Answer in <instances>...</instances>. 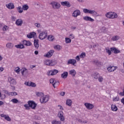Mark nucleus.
Listing matches in <instances>:
<instances>
[{
  "label": "nucleus",
  "instance_id": "1",
  "mask_svg": "<svg viewBox=\"0 0 124 124\" xmlns=\"http://www.w3.org/2000/svg\"><path fill=\"white\" fill-rule=\"evenodd\" d=\"M106 16L107 18L115 19L118 18V15L116 13H108L106 14Z\"/></svg>",
  "mask_w": 124,
  "mask_h": 124
},
{
  "label": "nucleus",
  "instance_id": "6",
  "mask_svg": "<svg viewBox=\"0 0 124 124\" xmlns=\"http://www.w3.org/2000/svg\"><path fill=\"white\" fill-rule=\"evenodd\" d=\"M48 100H49V96L45 95L40 98V101L41 103H46V102H48Z\"/></svg>",
  "mask_w": 124,
  "mask_h": 124
},
{
  "label": "nucleus",
  "instance_id": "25",
  "mask_svg": "<svg viewBox=\"0 0 124 124\" xmlns=\"http://www.w3.org/2000/svg\"><path fill=\"white\" fill-rule=\"evenodd\" d=\"M23 24V20L21 19H17L16 22V26H22Z\"/></svg>",
  "mask_w": 124,
  "mask_h": 124
},
{
  "label": "nucleus",
  "instance_id": "38",
  "mask_svg": "<svg viewBox=\"0 0 124 124\" xmlns=\"http://www.w3.org/2000/svg\"><path fill=\"white\" fill-rule=\"evenodd\" d=\"M37 96H41L43 97L44 96V94L43 93L38 92L36 93Z\"/></svg>",
  "mask_w": 124,
  "mask_h": 124
},
{
  "label": "nucleus",
  "instance_id": "59",
  "mask_svg": "<svg viewBox=\"0 0 124 124\" xmlns=\"http://www.w3.org/2000/svg\"><path fill=\"white\" fill-rule=\"evenodd\" d=\"M25 84L26 85V86H31V81H28L27 82H25Z\"/></svg>",
  "mask_w": 124,
  "mask_h": 124
},
{
  "label": "nucleus",
  "instance_id": "20",
  "mask_svg": "<svg viewBox=\"0 0 124 124\" xmlns=\"http://www.w3.org/2000/svg\"><path fill=\"white\" fill-rule=\"evenodd\" d=\"M6 6L8 8V9H14L15 8V6H14V4H13V3H9V4H6Z\"/></svg>",
  "mask_w": 124,
  "mask_h": 124
},
{
  "label": "nucleus",
  "instance_id": "31",
  "mask_svg": "<svg viewBox=\"0 0 124 124\" xmlns=\"http://www.w3.org/2000/svg\"><path fill=\"white\" fill-rule=\"evenodd\" d=\"M57 64V61L56 60H50V66H53Z\"/></svg>",
  "mask_w": 124,
  "mask_h": 124
},
{
  "label": "nucleus",
  "instance_id": "52",
  "mask_svg": "<svg viewBox=\"0 0 124 124\" xmlns=\"http://www.w3.org/2000/svg\"><path fill=\"white\" fill-rule=\"evenodd\" d=\"M5 120H6V121H8V122H10L11 121V119L9 116H6L5 117Z\"/></svg>",
  "mask_w": 124,
  "mask_h": 124
},
{
  "label": "nucleus",
  "instance_id": "45",
  "mask_svg": "<svg viewBox=\"0 0 124 124\" xmlns=\"http://www.w3.org/2000/svg\"><path fill=\"white\" fill-rule=\"evenodd\" d=\"M101 31H102L103 32H105V31H107V28L106 27H102L101 28Z\"/></svg>",
  "mask_w": 124,
  "mask_h": 124
},
{
  "label": "nucleus",
  "instance_id": "43",
  "mask_svg": "<svg viewBox=\"0 0 124 124\" xmlns=\"http://www.w3.org/2000/svg\"><path fill=\"white\" fill-rule=\"evenodd\" d=\"M59 84H60V82L59 81H54V83H53L52 86L54 87V89L56 88V86H55V85L56 86H58V85H59Z\"/></svg>",
  "mask_w": 124,
  "mask_h": 124
},
{
  "label": "nucleus",
  "instance_id": "8",
  "mask_svg": "<svg viewBox=\"0 0 124 124\" xmlns=\"http://www.w3.org/2000/svg\"><path fill=\"white\" fill-rule=\"evenodd\" d=\"M81 15V12L79 10H76L74 11L72 14V16L75 17V18H77L78 16H80Z\"/></svg>",
  "mask_w": 124,
  "mask_h": 124
},
{
  "label": "nucleus",
  "instance_id": "16",
  "mask_svg": "<svg viewBox=\"0 0 124 124\" xmlns=\"http://www.w3.org/2000/svg\"><path fill=\"white\" fill-rule=\"evenodd\" d=\"M54 52V50H50L46 55H45V57H46V58H51L53 56Z\"/></svg>",
  "mask_w": 124,
  "mask_h": 124
},
{
  "label": "nucleus",
  "instance_id": "3",
  "mask_svg": "<svg viewBox=\"0 0 124 124\" xmlns=\"http://www.w3.org/2000/svg\"><path fill=\"white\" fill-rule=\"evenodd\" d=\"M83 12L85 14L88 13L89 14H91L92 15H94V16L97 15V12H96V11L94 10H89L88 9H84Z\"/></svg>",
  "mask_w": 124,
  "mask_h": 124
},
{
  "label": "nucleus",
  "instance_id": "12",
  "mask_svg": "<svg viewBox=\"0 0 124 124\" xmlns=\"http://www.w3.org/2000/svg\"><path fill=\"white\" fill-rule=\"evenodd\" d=\"M76 63H77V62L75 59H70L67 62V64H72L74 66H76V65H75Z\"/></svg>",
  "mask_w": 124,
  "mask_h": 124
},
{
  "label": "nucleus",
  "instance_id": "29",
  "mask_svg": "<svg viewBox=\"0 0 124 124\" xmlns=\"http://www.w3.org/2000/svg\"><path fill=\"white\" fill-rule=\"evenodd\" d=\"M111 110L112 111H114L115 112L118 111V107H117V106L115 105H111Z\"/></svg>",
  "mask_w": 124,
  "mask_h": 124
},
{
  "label": "nucleus",
  "instance_id": "34",
  "mask_svg": "<svg viewBox=\"0 0 124 124\" xmlns=\"http://www.w3.org/2000/svg\"><path fill=\"white\" fill-rule=\"evenodd\" d=\"M16 9L19 13H23V8L22 7L19 6Z\"/></svg>",
  "mask_w": 124,
  "mask_h": 124
},
{
  "label": "nucleus",
  "instance_id": "11",
  "mask_svg": "<svg viewBox=\"0 0 124 124\" xmlns=\"http://www.w3.org/2000/svg\"><path fill=\"white\" fill-rule=\"evenodd\" d=\"M61 4H62V6H66L67 7H70V6H71L70 3L68 1H62L61 2Z\"/></svg>",
  "mask_w": 124,
  "mask_h": 124
},
{
  "label": "nucleus",
  "instance_id": "49",
  "mask_svg": "<svg viewBox=\"0 0 124 124\" xmlns=\"http://www.w3.org/2000/svg\"><path fill=\"white\" fill-rule=\"evenodd\" d=\"M8 30V27H7V26H6V25L4 26V27L2 28V30L4 31H7Z\"/></svg>",
  "mask_w": 124,
  "mask_h": 124
},
{
  "label": "nucleus",
  "instance_id": "39",
  "mask_svg": "<svg viewBox=\"0 0 124 124\" xmlns=\"http://www.w3.org/2000/svg\"><path fill=\"white\" fill-rule=\"evenodd\" d=\"M47 39L49 41H53L54 40V36L49 35L47 37Z\"/></svg>",
  "mask_w": 124,
  "mask_h": 124
},
{
  "label": "nucleus",
  "instance_id": "64",
  "mask_svg": "<svg viewBox=\"0 0 124 124\" xmlns=\"http://www.w3.org/2000/svg\"><path fill=\"white\" fill-rule=\"evenodd\" d=\"M121 102L124 105V98L122 99Z\"/></svg>",
  "mask_w": 124,
  "mask_h": 124
},
{
  "label": "nucleus",
  "instance_id": "17",
  "mask_svg": "<svg viewBox=\"0 0 124 124\" xmlns=\"http://www.w3.org/2000/svg\"><path fill=\"white\" fill-rule=\"evenodd\" d=\"M110 50L111 52H113L114 54H119V53H121V51L116 47H110Z\"/></svg>",
  "mask_w": 124,
  "mask_h": 124
},
{
  "label": "nucleus",
  "instance_id": "32",
  "mask_svg": "<svg viewBox=\"0 0 124 124\" xmlns=\"http://www.w3.org/2000/svg\"><path fill=\"white\" fill-rule=\"evenodd\" d=\"M13 44L12 43H8L6 44V47L9 48V49H12L13 48Z\"/></svg>",
  "mask_w": 124,
  "mask_h": 124
},
{
  "label": "nucleus",
  "instance_id": "50",
  "mask_svg": "<svg viewBox=\"0 0 124 124\" xmlns=\"http://www.w3.org/2000/svg\"><path fill=\"white\" fill-rule=\"evenodd\" d=\"M30 87L34 88V87H36V84L34 82H31Z\"/></svg>",
  "mask_w": 124,
  "mask_h": 124
},
{
  "label": "nucleus",
  "instance_id": "14",
  "mask_svg": "<svg viewBox=\"0 0 124 124\" xmlns=\"http://www.w3.org/2000/svg\"><path fill=\"white\" fill-rule=\"evenodd\" d=\"M20 71H21L22 76H24V75H27V74L29 73V71H28V69L26 68H23L20 70Z\"/></svg>",
  "mask_w": 124,
  "mask_h": 124
},
{
  "label": "nucleus",
  "instance_id": "61",
  "mask_svg": "<svg viewBox=\"0 0 124 124\" xmlns=\"http://www.w3.org/2000/svg\"><path fill=\"white\" fill-rule=\"evenodd\" d=\"M77 61H80V56H77L76 58Z\"/></svg>",
  "mask_w": 124,
  "mask_h": 124
},
{
  "label": "nucleus",
  "instance_id": "41",
  "mask_svg": "<svg viewBox=\"0 0 124 124\" xmlns=\"http://www.w3.org/2000/svg\"><path fill=\"white\" fill-rule=\"evenodd\" d=\"M11 101L13 103H18L19 102V100H18V99L16 98L12 99Z\"/></svg>",
  "mask_w": 124,
  "mask_h": 124
},
{
  "label": "nucleus",
  "instance_id": "21",
  "mask_svg": "<svg viewBox=\"0 0 124 124\" xmlns=\"http://www.w3.org/2000/svg\"><path fill=\"white\" fill-rule=\"evenodd\" d=\"M38 42H39L38 39H35L34 40V46L36 49H38V47H39V44H38Z\"/></svg>",
  "mask_w": 124,
  "mask_h": 124
},
{
  "label": "nucleus",
  "instance_id": "26",
  "mask_svg": "<svg viewBox=\"0 0 124 124\" xmlns=\"http://www.w3.org/2000/svg\"><path fill=\"white\" fill-rule=\"evenodd\" d=\"M99 76L100 75H99V74H98V73H94L92 75V77L95 79H98V78L99 77Z\"/></svg>",
  "mask_w": 124,
  "mask_h": 124
},
{
  "label": "nucleus",
  "instance_id": "33",
  "mask_svg": "<svg viewBox=\"0 0 124 124\" xmlns=\"http://www.w3.org/2000/svg\"><path fill=\"white\" fill-rule=\"evenodd\" d=\"M22 9L24 11H27L29 9V5L28 4H25L22 5Z\"/></svg>",
  "mask_w": 124,
  "mask_h": 124
},
{
  "label": "nucleus",
  "instance_id": "51",
  "mask_svg": "<svg viewBox=\"0 0 124 124\" xmlns=\"http://www.w3.org/2000/svg\"><path fill=\"white\" fill-rule=\"evenodd\" d=\"M24 107H25L27 110H29L30 107V105H29V104H25L24 105Z\"/></svg>",
  "mask_w": 124,
  "mask_h": 124
},
{
  "label": "nucleus",
  "instance_id": "55",
  "mask_svg": "<svg viewBox=\"0 0 124 124\" xmlns=\"http://www.w3.org/2000/svg\"><path fill=\"white\" fill-rule=\"evenodd\" d=\"M34 26H35V27H36L37 28H40V23H35Z\"/></svg>",
  "mask_w": 124,
  "mask_h": 124
},
{
  "label": "nucleus",
  "instance_id": "42",
  "mask_svg": "<svg viewBox=\"0 0 124 124\" xmlns=\"http://www.w3.org/2000/svg\"><path fill=\"white\" fill-rule=\"evenodd\" d=\"M80 58L81 59H84L85 57H86V53L85 52H82L80 55H79Z\"/></svg>",
  "mask_w": 124,
  "mask_h": 124
},
{
  "label": "nucleus",
  "instance_id": "10",
  "mask_svg": "<svg viewBox=\"0 0 124 124\" xmlns=\"http://www.w3.org/2000/svg\"><path fill=\"white\" fill-rule=\"evenodd\" d=\"M117 68H118V67L109 65L108 67L107 68V70L109 72H113V71H115Z\"/></svg>",
  "mask_w": 124,
  "mask_h": 124
},
{
  "label": "nucleus",
  "instance_id": "37",
  "mask_svg": "<svg viewBox=\"0 0 124 124\" xmlns=\"http://www.w3.org/2000/svg\"><path fill=\"white\" fill-rule=\"evenodd\" d=\"M44 64L46 65H50V60H47L45 61Z\"/></svg>",
  "mask_w": 124,
  "mask_h": 124
},
{
  "label": "nucleus",
  "instance_id": "27",
  "mask_svg": "<svg viewBox=\"0 0 124 124\" xmlns=\"http://www.w3.org/2000/svg\"><path fill=\"white\" fill-rule=\"evenodd\" d=\"M15 47H16V48L17 49H24V48H25V46H24V45L22 44L16 45L15 46Z\"/></svg>",
  "mask_w": 124,
  "mask_h": 124
},
{
  "label": "nucleus",
  "instance_id": "19",
  "mask_svg": "<svg viewBox=\"0 0 124 124\" xmlns=\"http://www.w3.org/2000/svg\"><path fill=\"white\" fill-rule=\"evenodd\" d=\"M36 35V33L35 32H30L29 34L27 35V37L28 38H32V37L35 36Z\"/></svg>",
  "mask_w": 124,
  "mask_h": 124
},
{
  "label": "nucleus",
  "instance_id": "58",
  "mask_svg": "<svg viewBox=\"0 0 124 124\" xmlns=\"http://www.w3.org/2000/svg\"><path fill=\"white\" fill-rule=\"evenodd\" d=\"M64 94H65V92H62L61 93H60V95L61 96H64Z\"/></svg>",
  "mask_w": 124,
  "mask_h": 124
},
{
  "label": "nucleus",
  "instance_id": "36",
  "mask_svg": "<svg viewBox=\"0 0 124 124\" xmlns=\"http://www.w3.org/2000/svg\"><path fill=\"white\" fill-rule=\"evenodd\" d=\"M51 124H61L62 122H61V121L53 120L51 122Z\"/></svg>",
  "mask_w": 124,
  "mask_h": 124
},
{
  "label": "nucleus",
  "instance_id": "46",
  "mask_svg": "<svg viewBox=\"0 0 124 124\" xmlns=\"http://www.w3.org/2000/svg\"><path fill=\"white\" fill-rule=\"evenodd\" d=\"M98 80L99 82H100V83H101L103 81V78L99 76V77L98 78Z\"/></svg>",
  "mask_w": 124,
  "mask_h": 124
},
{
  "label": "nucleus",
  "instance_id": "28",
  "mask_svg": "<svg viewBox=\"0 0 124 124\" xmlns=\"http://www.w3.org/2000/svg\"><path fill=\"white\" fill-rule=\"evenodd\" d=\"M119 39H120V37L118 35L113 36L111 38V40L113 41H117V40H119Z\"/></svg>",
  "mask_w": 124,
  "mask_h": 124
},
{
  "label": "nucleus",
  "instance_id": "48",
  "mask_svg": "<svg viewBox=\"0 0 124 124\" xmlns=\"http://www.w3.org/2000/svg\"><path fill=\"white\" fill-rule=\"evenodd\" d=\"M9 94H10L12 96H13V95H17L18 93H17L16 92H10L9 93Z\"/></svg>",
  "mask_w": 124,
  "mask_h": 124
},
{
  "label": "nucleus",
  "instance_id": "2",
  "mask_svg": "<svg viewBox=\"0 0 124 124\" xmlns=\"http://www.w3.org/2000/svg\"><path fill=\"white\" fill-rule=\"evenodd\" d=\"M51 5L52 6V8L54 9H59L61 8V4L57 1H52L50 3Z\"/></svg>",
  "mask_w": 124,
  "mask_h": 124
},
{
  "label": "nucleus",
  "instance_id": "63",
  "mask_svg": "<svg viewBox=\"0 0 124 124\" xmlns=\"http://www.w3.org/2000/svg\"><path fill=\"white\" fill-rule=\"evenodd\" d=\"M12 19L13 21H15V20H16V17L15 16H12Z\"/></svg>",
  "mask_w": 124,
  "mask_h": 124
},
{
  "label": "nucleus",
  "instance_id": "44",
  "mask_svg": "<svg viewBox=\"0 0 124 124\" xmlns=\"http://www.w3.org/2000/svg\"><path fill=\"white\" fill-rule=\"evenodd\" d=\"M66 43H70L71 42V39L69 38H65Z\"/></svg>",
  "mask_w": 124,
  "mask_h": 124
},
{
  "label": "nucleus",
  "instance_id": "53",
  "mask_svg": "<svg viewBox=\"0 0 124 124\" xmlns=\"http://www.w3.org/2000/svg\"><path fill=\"white\" fill-rule=\"evenodd\" d=\"M49 82L50 83V84H54V83H55V79L54 78H51L50 80H49Z\"/></svg>",
  "mask_w": 124,
  "mask_h": 124
},
{
  "label": "nucleus",
  "instance_id": "23",
  "mask_svg": "<svg viewBox=\"0 0 124 124\" xmlns=\"http://www.w3.org/2000/svg\"><path fill=\"white\" fill-rule=\"evenodd\" d=\"M23 45L25 46H31V43L30 41L23 40Z\"/></svg>",
  "mask_w": 124,
  "mask_h": 124
},
{
  "label": "nucleus",
  "instance_id": "30",
  "mask_svg": "<svg viewBox=\"0 0 124 124\" xmlns=\"http://www.w3.org/2000/svg\"><path fill=\"white\" fill-rule=\"evenodd\" d=\"M66 104L68 106H71V105L72 104V101H71V100H70V99H67L66 100Z\"/></svg>",
  "mask_w": 124,
  "mask_h": 124
},
{
  "label": "nucleus",
  "instance_id": "13",
  "mask_svg": "<svg viewBox=\"0 0 124 124\" xmlns=\"http://www.w3.org/2000/svg\"><path fill=\"white\" fill-rule=\"evenodd\" d=\"M84 105L87 109H89V110L93 109V108L94 107L93 105L91 103H85Z\"/></svg>",
  "mask_w": 124,
  "mask_h": 124
},
{
  "label": "nucleus",
  "instance_id": "60",
  "mask_svg": "<svg viewBox=\"0 0 124 124\" xmlns=\"http://www.w3.org/2000/svg\"><path fill=\"white\" fill-rule=\"evenodd\" d=\"M74 37V35H73V34H71L70 35V38H71V39H73Z\"/></svg>",
  "mask_w": 124,
  "mask_h": 124
},
{
  "label": "nucleus",
  "instance_id": "24",
  "mask_svg": "<svg viewBox=\"0 0 124 124\" xmlns=\"http://www.w3.org/2000/svg\"><path fill=\"white\" fill-rule=\"evenodd\" d=\"M69 73L70 75H71L73 77H75V76L76 75V71L74 69L71 70L69 71Z\"/></svg>",
  "mask_w": 124,
  "mask_h": 124
},
{
  "label": "nucleus",
  "instance_id": "47",
  "mask_svg": "<svg viewBox=\"0 0 124 124\" xmlns=\"http://www.w3.org/2000/svg\"><path fill=\"white\" fill-rule=\"evenodd\" d=\"M54 48V49H56V50H58L59 51L61 50V46L59 45L55 46Z\"/></svg>",
  "mask_w": 124,
  "mask_h": 124
},
{
  "label": "nucleus",
  "instance_id": "35",
  "mask_svg": "<svg viewBox=\"0 0 124 124\" xmlns=\"http://www.w3.org/2000/svg\"><path fill=\"white\" fill-rule=\"evenodd\" d=\"M93 62L96 64V65H101V62L98 60H95L93 61Z\"/></svg>",
  "mask_w": 124,
  "mask_h": 124
},
{
  "label": "nucleus",
  "instance_id": "7",
  "mask_svg": "<svg viewBox=\"0 0 124 124\" xmlns=\"http://www.w3.org/2000/svg\"><path fill=\"white\" fill-rule=\"evenodd\" d=\"M58 72L59 71L58 70L53 69L49 71V72L47 73V75H49V76H53L54 75H56V74H57Z\"/></svg>",
  "mask_w": 124,
  "mask_h": 124
},
{
  "label": "nucleus",
  "instance_id": "5",
  "mask_svg": "<svg viewBox=\"0 0 124 124\" xmlns=\"http://www.w3.org/2000/svg\"><path fill=\"white\" fill-rule=\"evenodd\" d=\"M28 105L30 107L31 109H35L36 108V106H37V104L35 103V102L33 101H29L28 102Z\"/></svg>",
  "mask_w": 124,
  "mask_h": 124
},
{
  "label": "nucleus",
  "instance_id": "57",
  "mask_svg": "<svg viewBox=\"0 0 124 124\" xmlns=\"http://www.w3.org/2000/svg\"><path fill=\"white\" fill-rule=\"evenodd\" d=\"M35 6L37 8H39V7H40V5H39V4L38 3H35Z\"/></svg>",
  "mask_w": 124,
  "mask_h": 124
},
{
  "label": "nucleus",
  "instance_id": "9",
  "mask_svg": "<svg viewBox=\"0 0 124 124\" xmlns=\"http://www.w3.org/2000/svg\"><path fill=\"white\" fill-rule=\"evenodd\" d=\"M58 116L61 122H63L64 121V116H63V112H62V111H59Z\"/></svg>",
  "mask_w": 124,
  "mask_h": 124
},
{
  "label": "nucleus",
  "instance_id": "54",
  "mask_svg": "<svg viewBox=\"0 0 124 124\" xmlns=\"http://www.w3.org/2000/svg\"><path fill=\"white\" fill-rule=\"evenodd\" d=\"M119 97L116 96L113 98V101H119Z\"/></svg>",
  "mask_w": 124,
  "mask_h": 124
},
{
  "label": "nucleus",
  "instance_id": "40",
  "mask_svg": "<svg viewBox=\"0 0 124 124\" xmlns=\"http://www.w3.org/2000/svg\"><path fill=\"white\" fill-rule=\"evenodd\" d=\"M106 53H108V54L109 56H110V55H111L112 54V51L110 50V49H109L108 48H106Z\"/></svg>",
  "mask_w": 124,
  "mask_h": 124
},
{
  "label": "nucleus",
  "instance_id": "56",
  "mask_svg": "<svg viewBox=\"0 0 124 124\" xmlns=\"http://www.w3.org/2000/svg\"><path fill=\"white\" fill-rule=\"evenodd\" d=\"M16 68H17L16 70H15L16 72V73H19V72H20V68L19 67H17Z\"/></svg>",
  "mask_w": 124,
  "mask_h": 124
},
{
  "label": "nucleus",
  "instance_id": "18",
  "mask_svg": "<svg viewBox=\"0 0 124 124\" xmlns=\"http://www.w3.org/2000/svg\"><path fill=\"white\" fill-rule=\"evenodd\" d=\"M83 19L85 20V21H89V22H94V19L93 18H92L91 16H85V17H83Z\"/></svg>",
  "mask_w": 124,
  "mask_h": 124
},
{
  "label": "nucleus",
  "instance_id": "15",
  "mask_svg": "<svg viewBox=\"0 0 124 124\" xmlns=\"http://www.w3.org/2000/svg\"><path fill=\"white\" fill-rule=\"evenodd\" d=\"M8 81L12 85H16V80H15V79L12 77H9L8 78Z\"/></svg>",
  "mask_w": 124,
  "mask_h": 124
},
{
  "label": "nucleus",
  "instance_id": "62",
  "mask_svg": "<svg viewBox=\"0 0 124 124\" xmlns=\"http://www.w3.org/2000/svg\"><path fill=\"white\" fill-rule=\"evenodd\" d=\"M120 95H121L122 96H124V92L123 91V92H121L120 93H119Z\"/></svg>",
  "mask_w": 124,
  "mask_h": 124
},
{
  "label": "nucleus",
  "instance_id": "4",
  "mask_svg": "<svg viewBox=\"0 0 124 124\" xmlns=\"http://www.w3.org/2000/svg\"><path fill=\"white\" fill-rule=\"evenodd\" d=\"M47 31H42L39 34V38L41 39V40H44L46 38H47Z\"/></svg>",
  "mask_w": 124,
  "mask_h": 124
},
{
  "label": "nucleus",
  "instance_id": "22",
  "mask_svg": "<svg viewBox=\"0 0 124 124\" xmlns=\"http://www.w3.org/2000/svg\"><path fill=\"white\" fill-rule=\"evenodd\" d=\"M68 76V72H64L62 75L61 77L63 79H66L67 77Z\"/></svg>",
  "mask_w": 124,
  "mask_h": 124
}]
</instances>
